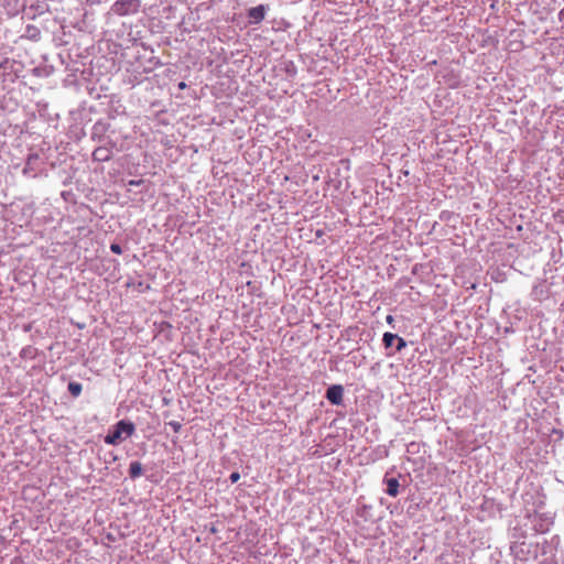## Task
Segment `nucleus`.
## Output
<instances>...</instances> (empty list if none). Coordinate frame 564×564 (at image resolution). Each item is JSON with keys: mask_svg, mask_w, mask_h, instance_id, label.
<instances>
[{"mask_svg": "<svg viewBox=\"0 0 564 564\" xmlns=\"http://www.w3.org/2000/svg\"><path fill=\"white\" fill-rule=\"evenodd\" d=\"M110 150H108L107 148H97L93 152V158L95 161L105 162L110 159Z\"/></svg>", "mask_w": 564, "mask_h": 564, "instance_id": "nucleus-5", "label": "nucleus"}, {"mask_svg": "<svg viewBox=\"0 0 564 564\" xmlns=\"http://www.w3.org/2000/svg\"><path fill=\"white\" fill-rule=\"evenodd\" d=\"M169 425L173 429L175 433H178L182 429V424L177 421H171Z\"/></svg>", "mask_w": 564, "mask_h": 564, "instance_id": "nucleus-10", "label": "nucleus"}, {"mask_svg": "<svg viewBox=\"0 0 564 564\" xmlns=\"http://www.w3.org/2000/svg\"><path fill=\"white\" fill-rule=\"evenodd\" d=\"M384 484L387 485L386 492L390 497H397L399 494V480L397 478H384Z\"/></svg>", "mask_w": 564, "mask_h": 564, "instance_id": "nucleus-4", "label": "nucleus"}, {"mask_svg": "<svg viewBox=\"0 0 564 564\" xmlns=\"http://www.w3.org/2000/svg\"><path fill=\"white\" fill-rule=\"evenodd\" d=\"M265 17V8L260 4L248 10V18L251 23H260Z\"/></svg>", "mask_w": 564, "mask_h": 564, "instance_id": "nucleus-3", "label": "nucleus"}, {"mask_svg": "<svg viewBox=\"0 0 564 564\" xmlns=\"http://www.w3.org/2000/svg\"><path fill=\"white\" fill-rule=\"evenodd\" d=\"M186 87H187V86H186V84H185L184 82H181V83L178 84V88H180V89H185Z\"/></svg>", "mask_w": 564, "mask_h": 564, "instance_id": "nucleus-14", "label": "nucleus"}, {"mask_svg": "<svg viewBox=\"0 0 564 564\" xmlns=\"http://www.w3.org/2000/svg\"><path fill=\"white\" fill-rule=\"evenodd\" d=\"M135 431V426L132 422H128L124 420L119 421L113 425L112 430L108 432L105 436V443L108 445H118L123 440V434L126 437H130Z\"/></svg>", "mask_w": 564, "mask_h": 564, "instance_id": "nucleus-1", "label": "nucleus"}, {"mask_svg": "<svg viewBox=\"0 0 564 564\" xmlns=\"http://www.w3.org/2000/svg\"><path fill=\"white\" fill-rule=\"evenodd\" d=\"M126 4H130V2H126V1H117V2L113 4L115 11H116L117 13H120V14L126 13L127 11L123 9V7H124Z\"/></svg>", "mask_w": 564, "mask_h": 564, "instance_id": "nucleus-9", "label": "nucleus"}, {"mask_svg": "<svg viewBox=\"0 0 564 564\" xmlns=\"http://www.w3.org/2000/svg\"><path fill=\"white\" fill-rule=\"evenodd\" d=\"M143 468L140 462H132L129 466V475L131 478H138L142 475Z\"/></svg>", "mask_w": 564, "mask_h": 564, "instance_id": "nucleus-6", "label": "nucleus"}, {"mask_svg": "<svg viewBox=\"0 0 564 564\" xmlns=\"http://www.w3.org/2000/svg\"><path fill=\"white\" fill-rule=\"evenodd\" d=\"M560 18L564 19V8L560 11Z\"/></svg>", "mask_w": 564, "mask_h": 564, "instance_id": "nucleus-16", "label": "nucleus"}, {"mask_svg": "<svg viewBox=\"0 0 564 564\" xmlns=\"http://www.w3.org/2000/svg\"><path fill=\"white\" fill-rule=\"evenodd\" d=\"M110 250L116 254L122 253V248L118 243H111Z\"/></svg>", "mask_w": 564, "mask_h": 564, "instance_id": "nucleus-11", "label": "nucleus"}, {"mask_svg": "<svg viewBox=\"0 0 564 564\" xmlns=\"http://www.w3.org/2000/svg\"><path fill=\"white\" fill-rule=\"evenodd\" d=\"M392 321H393V317H392L391 315H388V316H387V322H388V323H392Z\"/></svg>", "mask_w": 564, "mask_h": 564, "instance_id": "nucleus-15", "label": "nucleus"}, {"mask_svg": "<svg viewBox=\"0 0 564 564\" xmlns=\"http://www.w3.org/2000/svg\"><path fill=\"white\" fill-rule=\"evenodd\" d=\"M229 479L230 481L234 484V482H237L239 479H240V474L235 471L232 473L230 476H229Z\"/></svg>", "mask_w": 564, "mask_h": 564, "instance_id": "nucleus-13", "label": "nucleus"}, {"mask_svg": "<svg viewBox=\"0 0 564 564\" xmlns=\"http://www.w3.org/2000/svg\"><path fill=\"white\" fill-rule=\"evenodd\" d=\"M344 389L339 384L332 386L326 391V399L335 405H339L343 402Z\"/></svg>", "mask_w": 564, "mask_h": 564, "instance_id": "nucleus-2", "label": "nucleus"}, {"mask_svg": "<svg viewBox=\"0 0 564 564\" xmlns=\"http://www.w3.org/2000/svg\"><path fill=\"white\" fill-rule=\"evenodd\" d=\"M397 340H398L397 350L400 351L405 347L406 344H405L404 339L401 337H398Z\"/></svg>", "mask_w": 564, "mask_h": 564, "instance_id": "nucleus-12", "label": "nucleus"}, {"mask_svg": "<svg viewBox=\"0 0 564 564\" xmlns=\"http://www.w3.org/2000/svg\"><path fill=\"white\" fill-rule=\"evenodd\" d=\"M397 338H398V335H395V334L384 333L382 341L386 347H390V346H392L393 341L397 340Z\"/></svg>", "mask_w": 564, "mask_h": 564, "instance_id": "nucleus-8", "label": "nucleus"}, {"mask_svg": "<svg viewBox=\"0 0 564 564\" xmlns=\"http://www.w3.org/2000/svg\"><path fill=\"white\" fill-rule=\"evenodd\" d=\"M83 387L79 382L72 381L68 383V391L73 397H78L82 393Z\"/></svg>", "mask_w": 564, "mask_h": 564, "instance_id": "nucleus-7", "label": "nucleus"}, {"mask_svg": "<svg viewBox=\"0 0 564 564\" xmlns=\"http://www.w3.org/2000/svg\"><path fill=\"white\" fill-rule=\"evenodd\" d=\"M138 184H139V182H137V181H130V185H138Z\"/></svg>", "mask_w": 564, "mask_h": 564, "instance_id": "nucleus-17", "label": "nucleus"}]
</instances>
